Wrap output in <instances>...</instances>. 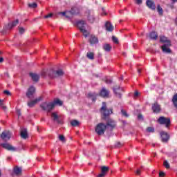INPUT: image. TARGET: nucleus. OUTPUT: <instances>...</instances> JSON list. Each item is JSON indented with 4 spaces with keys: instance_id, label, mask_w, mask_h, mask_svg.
<instances>
[{
    "instance_id": "f257e3e1",
    "label": "nucleus",
    "mask_w": 177,
    "mask_h": 177,
    "mask_svg": "<svg viewBox=\"0 0 177 177\" xmlns=\"http://www.w3.org/2000/svg\"><path fill=\"white\" fill-rule=\"evenodd\" d=\"M81 9L78 7L72 8L71 11H66L59 12V15H62V16H65L66 19H70L72 15H78L80 12Z\"/></svg>"
},
{
    "instance_id": "f03ea898",
    "label": "nucleus",
    "mask_w": 177,
    "mask_h": 177,
    "mask_svg": "<svg viewBox=\"0 0 177 177\" xmlns=\"http://www.w3.org/2000/svg\"><path fill=\"white\" fill-rule=\"evenodd\" d=\"M100 111L103 115V119L106 120L110 114H113V109H107V106L106 105V102H102V106L101 107Z\"/></svg>"
},
{
    "instance_id": "7ed1b4c3",
    "label": "nucleus",
    "mask_w": 177,
    "mask_h": 177,
    "mask_svg": "<svg viewBox=\"0 0 177 177\" xmlns=\"http://www.w3.org/2000/svg\"><path fill=\"white\" fill-rule=\"evenodd\" d=\"M85 26H86V24H85V21H79L77 23V26L79 30H80L81 32H82L84 37L86 38L88 35H89V32L86 30V28H85Z\"/></svg>"
},
{
    "instance_id": "20e7f679",
    "label": "nucleus",
    "mask_w": 177,
    "mask_h": 177,
    "mask_svg": "<svg viewBox=\"0 0 177 177\" xmlns=\"http://www.w3.org/2000/svg\"><path fill=\"white\" fill-rule=\"evenodd\" d=\"M48 74L50 78H57V77H63V75H64V72L62 69H58L57 71L51 69Z\"/></svg>"
},
{
    "instance_id": "39448f33",
    "label": "nucleus",
    "mask_w": 177,
    "mask_h": 177,
    "mask_svg": "<svg viewBox=\"0 0 177 177\" xmlns=\"http://www.w3.org/2000/svg\"><path fill=\"white\" fill-rule=\"evenodd\" d=\"M157 121L158 124H160V125H165L166 128H169V127L171 126V119H169V118L160 116Z\"/></svg>"
},
{
    "instance_id": "423d86ee",
    "label": "nucleus",
    "mask_w": 177,
    "mask_h": 177,
    "mask_svg": "<svg viewBox=\"0 0 177 177\" xmlns=\"http://www.w3.org/2000/svg\"><path fill=\"white\" fill-rule=\"evenodd\" d=\"M106 129H107V125L104 124V123H100L95 127V132L97 135H103Z\"/></svg>"
},
{
    "instance_id": "0eeeda50",
    "label": "nucleus",
    "mask_w": 177,
    "mask_h": 177,
    "mask_svg": "<svg viewBox=\"0 0 177 177\" xmlns=\"http://www.w3.org/2000/svg\"><path fill=\"white\" fill-rule=\"evenodd\" d=\"M41 107L46 111H50L55 109V104L53 102H44L41 104Z\"/></svg>"
},
{
    "instance_id": "6e6552de",
    "label": "nucleus",
    "mask_w": 177,
    "mask_h": 177,
    "mask_svg": "<svg viewBox=\"0 0 177 177\" xmlns=\"http://www.w3.org/2000/svg\"><path fill=\"white\" fill-rule=\"evenodd\" d=\"M17 24H19V19L14 21L12 24H8V26H6L3 28V30L1 32L2 34H6V30H12V28H13V27H16Z\"/></svg>"
},
{
    "instance_id": "1a4fd4ad",
    "label": "nucleus",
    "mask_w": 177,
    "mask_h": 177,
    "mask_svg": "<svg viewBox=\"0 0 177 177\" xmlns=\"http://www.w3.org/2000/svg\"><path fill=\"white\" fill-rule=\"evenodd\" d=\"M1 138L2 140L8 142V140H10V138H12V133L9 131H4L1 134Z\"/></svg>"
},
{
    "instance_id": "9d476101",
    "label": "nucleus",
    "mask_w": 177,
    "mask_h": 177,
    "mask_svg": "<svg viewBox=\"0 0 177 177\" xmlns=\"http://www.w3.org/2000/svg\"><path fill=\"white\" fill-rule=\"evenodd\" d=\"M0 146H1L3 149H6V150H8L9 151H17V148L10 145L9 143H3L1 144Z\"/></svg>"
},
{
    "instance_id": "9b49d317",
    "label": "nucleus",
    "mask_w": 177,
    "mask_h": 177,
    "mask_svg": "<svg viewBox=\"0 0 177 177\" xmlns=\"http://www.w3.org/2000/svg\"><path fill=\"white\" fill-rule=\"evenodd\" d=\"M109 167L102 166L101 167V173L97 177H104L107 175V172H109Z\"/></svg>"
},
{
    "instance_id": "f8f14e48",
    "label": "nucleus",
    "mask_w": 177,
    "mask_h": 177,
    "mask_svg": "<svg viewBox=\"0 0 177 177\" xmlns=\"http://www.w3.org/2000/svg\"><path fill=\"white\" fill-rule=\"evenodd\" d=\"M123 91H124V88H122L118 86H115L113 88V92L116 95V96H118V97H121V93Z\"/></svg>"
},
{
    "instance_id": "ddd939ff",
    "label": "nucleus",
    "mask_w": 177,
    "mask_h": 177,
    "mask_svg": "<svg viewBox=\"0 0 177 177\" xmlns=\"http://www.w3.org/2000/svg\"><path fill=\"white\" fill-rule=\"evenodd\" d=\"M41 100H42V97H39L34 100L28 102V106L29 107H34V106H35V104H37V103H38V102H41Z\"/></svg>"
},
{
    "instance_id": "4468645a",
    "label": "nucleus",
    "mask_w": 177,
    "mask_h": 177,
    "mask_svg": "<svg viewBox=\"0 0 177 177\" xmlns=\"http://www.w3.org/2000/svg\"><path fill=\"white\" fill-rule=\"evenodd\" d=\"M86 15L87 16V19L90 23H93L95 21V15H93V12L87 11L86 12Z\"/></svg>"
},
{
    "instance_id": "2eb2a0df",
    "label": "nucleus",
    "mask_w": 177,
    "mask_h": 177,
    "mask_svg": "<svg viewBox=\"0 0 177 177\" xmlns=\"http://www.w3.org/2000/svg\"><path fill=\"white\" fill-rule=\"evenodd\" d=\"M35 93V88L34 86H30L28 89V91L26 93L27 97H28L29 99H31V97H32V95H34Z\"/></svg>"
},
{
    "instance_id": "dca6fc26",
    "label": "nucleus",
    "mask_w": 177,
    "mask_h": 177,
    "mask_svg": "<svg viewBox=\"0 0 177 177\" xmlns=\"http://www.w3.org/2000/svg\"><path fill=\"white\" fill-rule=\"evenodd\" d=\"M51 117H52L53 121H55L57 124H63L62 120H60V119H59V115H57V113L56 112H53L51 114Z\"/></svg>"
},
{
    "instance_id": "f3484780",
    "label": "nucleus",
    "mask_w": 177,
    "mask_h": 177,
    "mask_svg": "<svg viewBox=\"0 0 177 177\" xmlns=\"http://www.w3.org/2000/svg\"><path fill=\"white\" fill-rule=\"evenodd\" d=\"M160 136L162 138V142H168V140H169V135L167 134V133L166 132H161L160 133Z\"/></svg>"
},
{
    "instance_id": "a211bd4d",
    "label": "nucleus",
    "mask_w": 177,
    "mask_h": 177,
    "mask_svg": "<svg viewBox=\"0 0 177 177\" xmlns=\"http://www.w3.org/2000/svg\"><path fill=\"white\" fill-rule=\"evenodd\" d=\"M160 42L165 44V45H171V40L168 39V38L165 36H160Z\"/></svg>"
},
{
    "instance_id": "6ab92c4d",
    "label": "nucleus",
    "mask_w": 177,
    "mask_h": 177,
    "mask_svg": "<svg viewBox=\"0 0 177 177\" xmlns=\"http://www.w3.org/2000/svg\"><path fill=\"white\" fill-rule=\"evenodd\" d=\"M169 46L171 45L168 44H164L163 46H161V49L164 53H171V48H169Z\"/></svg>"
},
{
    "instance_id": "aec40b11",
    "label": "nucleus",
    "mask_w": 177,
    "mask_h": 177,
    "mask_svg": "<svg viewBox=\"0 0 177 177\" xmlns=\"http://www.w3.org/2000/svg\"><path fill=\"white\" fill-rule=\"evenodd\" d=\"M152 110L153 113H159L160 111H161V106H160V105L157 102H156L152 105Z\"/></svg>"
},
{
    "instance_id": "412c9836",
    "label": "nucleus",
    "mask_w": 177,
    "mask_h": 177,
    "mask_svg": "<svg viewBox=\"0 0 177 177\" xmlns=\"http://www.w3.org/2000/svg\"><path fill=\"white\" fill-rule=\"evenodd\" d=\"M147 6L149 8V9H151L152 10H154L156 9V5L154 4V1L152 0H147Z\"/></svg>"
},
{
    "instance_id": "4be33fe9",
    "label": "nucleus",
    "mask_w": 177,
    "mask_h": 177,
    "mask_svg": "<svg viewBox=\"0 0 177 177\" xmlns=\"http://www.w3.org/2000/svg\"><path fill=\"white\" fill-rule=\"evenodd\" d=\"M109 93H110L109 92L108 90H106V88H103L100 93V96H102V97H109Z\"/></svg>"
},
{
    "instance_id": "5701e85b",
    "label": "nucleus",
    "mask_w": 177,
    "mask_h": 177,
    "mask_svg": "<svg viewBox=\"0 0 177 177\" xmlns=\"http://www.w3.org/2000/svg\"><path fill=\"white\" fill-rule=\"evenodd\" d=\"M105 28H106V31L111 32V31H113V30H114V26H113V25L111 24V23H110V22H106V23L105 24Z\"/></svg>"
},
{
    "instance_id": "b1692460",
    "label": "nucleus",
    "mask_w": 177,
    "mask_h": 177,
    "mask_svg": "<svg viewBox=\"0 0 177 177\" xmlns=\"http://www.w3.org/2000/svg\"><path fill=\"white\" fill-rule=\"evenodd\" d=\"M106 127H109L110 128H114L115 127V122L112 119H108L106 121Z\"/></svg>"
},
{
    "instance_id": "393cba45",
    "label": "nucleus",
    "mask_w": 177,
    "mask_h": 177,
    "mask_svg": "<svg viewBox=\"0 0 177 177\" xmlns=\"http://www.w3.org/2000/svg\"><path fill=\"white\" fill-rule=\"evenodd\" d=\"M147 37H149L150 39L156 40L158 38V35L156 32H151L147 35Z\"/></svg>"
},
{
    "instance_id": "a878e982",
    "label": "nucleus",
    "mask_w": 177,
    "mask_h": 177,
    "mask_svg": "<svg viewBox=\"0 0 177 177\" xmlns=\"http://www.w3.org/2000/svg\"><path fill=\"white\" fill-rule=\"evenodd\" d=\"M89 42L91 44H97L99 42V39H97V37H96L95 36H91L90 37Z\"/></svg>"
},
{
    "instance_id": "bb28decb",
    "label": "nucleus",
    "mask_w": 177,
    "mask_h": 177,
    "mask_svg": "<svg viewBox=\"0 0 177 177\" xmlns=\"http://www.w3.org/2000/svg\"><path fill=\"white\" fill-rule=\"evenodd\" d=\"M28 136V134H27V129H23L21 131V137L23 138V139H27Z\"/></svg>"
},
{
    "instance_id": "cd10ccee",
    "label": "nucleus",
    "mask_w": 177,
    "mask_h": 177,
    "mask_svg": "<svg viewBox=\"0 0 177 177\" xmlns=\"http://www.w3.org/2000/svg\"><path fill=\"white\" fill-rule=\"evenodd\" d=\"M30 75L32 81H35V82H37L38 80H39V75H37V73H30Z\"/></svg>"
},
{
    "instance_id": "c85d7f7f",
    "label": "nucleus",
    "mask_w": 177,
    "mask_h": 177,
    "mask_svg": "<svg viewBox=\"0 0 177 177\" xmlns=\"http://www.w3.org/2000/svg\"><path fill=\"white\" fill-rule=\"evenodd\" d=\"M97 96V94H96L95 93H89L88 94V97H89V99H91L93 102H95V100H96Z\"/></svg>"
},
{
    "instance_id": "c756f323",
    "label": "nucleus",
    "mask_w": 177,
    "mask_h": 177,
    "mask_svg": "<svg viewBox=\"0 0 177 177\" xmlns=\"http://www.w3.org/2000/svg\"><path fill=\"white\" fill-rule=\"evenodd\" d=\"M13 171L14 174H15V175H17V176L21 174V167H15Z\"/></svg>"
},
{
    "instance_id": "7c9ffc66",
    "label": "nucleus",
    "mask_w": 177,
    "mask_h": 177,
    "mask_svg": "<svg viewBox=\"0 0 177 177\" xmlns=\"http://www.w3.org/2000/svg\"><path fill=\"white\" fill-rule=\"evenodd\" d=\"M102 48L105 52H110L111 50V46L109 44H103Z\"/></svg>"
},
{
    "instance_id": "2f4dec72",
    "label": "nucleus",
    "mask_w": 177,
    "mask_h": 177,
    "mask_svg": "<svg viewBox=\"0 0 177 177\" xmlns=\"http://www.w3.org/2000/svg\"><path fill=\"white\" fill-rule=\"evenodd\" d=\"M53 104H54V107L57 105V106H62L63 105V102L61 101L59 99H55L54 100V101L53 102Z\"/></svg>"
},
{
    "instance_id": "473e14b6",
    "label": "nucleus",
    "mask_w": 177,
    "mask_h": 177,
    "mask_svg": "<svg viewBox=\"0 0 177 177\" xmlns=\"http://www.w3.org/2000/svg\"><path fill=\"white\" fill-rule=\"evenodd\" d=\"M87 59H89L90 60H93L95 59V53L92 52H88L86 54Z\"/></svg>"
},
{
    "instance_id": "72a5a7b5",
    "label": "nucleus",
    "mask_w": 177,
    "mask_h": 177,
    "mask_svg": "<svg viewBox=\"0 0 177 177\" xmlns=\"http://www.w3.org/2000/svg\"><path fill=\"white\" fill-rule=\"evenodd\" d=\"M172 102H173L175 107L177 108V93L174 95Z\"/></svg>"
},
{
    "instance_id": "f704fd0d",
    "label": "nucleus",
    "mask_w": 177,
    "mask_h": 177,
    "mask_svg": "<svg viewBox=\"0 0 177 177\" xmlns=\"http://www.w3.org/2000/svg\"><path fill=\"white\" fill-rule=\"evenodd\" d=\"M71 124L72 127H78V125H80V122H78V120H72Z\"/></svg>"
},
{
    "instance_id": "c9c22d12",
    "label": "nucleus",
    "mask_w": 177,
    "mask_h": 177,
    "mask_svg": "<svg viewBox=\"0 0 177 177\" xmlns=\"http://www.w3.org/2000/svg\"><path fill=\"white\" fill-rule=\"evenodd\" d=\"M29 8H32V9H35L38 6V5L36 3H29L28 4Z\"/></svg>"
},
{
    "instance_id": "e433bc0d",
    "label": "nucleus",
    "mask_w": 177,
    "mask_h": 177,
    "mask_svg": "<svg viewBox=\"0 0 177 177\" xmlns=\"http://www.w3.org/2000/svg\"><path fill=\"white\" fill-rule=\"evenodd\" d=\"M0 106L3 110H6V106L3 104V100H0Z\"/></svg>"
},
{
    "instance_id": "4c0bfd02",
    "label": "nucleus",
    "mask_w": 177,
    "mask_h": 177,
    "mask_svg": "<svg viewBox=\"0 0 177 177\" xmlns=\"http://www.w3.org/2000/svg\"><path fill=\"white\" fill-rule=\"evenodd\" d=\"M59 140L61 142H66V138H64V136H63V135H59Z\"/></svg>"
},
{
    "instance_id": "58836bf2",
    "label": "nucleus",
    "mask_w": 177,
    "mask_h": 177,
    "mask_svg": "<svg viewBox=\"0 0 177 177\" xmlns=\"http://www.w3.org/2000/svg\"><path fill=\"white\" fill-rule=\"evenodd\" d=\"M163 165L164 167H165L167 169L169 168V163L168 162V161L165 160L163 162Z\"/></svg>"
},
{
    "instance_id": "ea45409f",
    "label": "nucleus",
    "mask_w": 177,
    "mask_h": 177,
    "mask_svg": "<svg viewBox=\"0 0 177 177\" xmlns=\"http://www.w3.org/2000/svg\"><path fill=\"white\" fill-rule=\"evenodd\" d=\"M158 12L159 13V15H162V8H161V6H160V5L158 6Z\"/></svg>"
},
{
    "instance_id": "a19ab883",
    "label": "nucleus",
    "mask_w": 177,
    "mask_h": 177,
    "mask_svg": "<svg viewBox=\"0 0 177 177\" xmlns=\"http://www.w3.org/2000/svg\"><path fill=\"white\" fill-rule=\"evenodd\" d=\"M121 113H122V115H124V117H129L128 113H127V111H125L124 109L121 110Z\"/></svg>"
},
{
    "instance_id": "79ce46f5",
    "label": "nucleus",
    "mask_w": 177,
    "mask_h": 177,
    "mask_svg": "<svg viewBox=\"0 0 177 177\" xmlns=\"http://www.w3.org/2000/svg\"><path fill=\"white\" fill-rule=\"evenodd\" d=\"M112 40L114 42V44H118V39L114 36L112 37Z\"/></svg>"
},
{
    "instance_id": "37998d69",
    "label": "nucleus",
    "mask_w": 177,
    "mask_h": 177,
    "mask_svg": "<svg viewBox=\"0 0 177 177\" xmlns=\"http://www.w3.org/2000/svg\"><path fill=\"white\" fill-rule=\"evenodd\" d=\"M122 146V143L118 142L115 145V147H121Z\"/></svg>"
},
{
    "instance_id": "c03bdc74",
    "label": "nucleus",
    "mask_w": 177,
    "mask_h": 177,
    "mask_svg": "<svg viewBox=\"0 0 177 177\" xmlns=\"http://www.w3.org/2000/svg\"><path fill=\"white\" fill-rule=\"evenodd\" d=\"M19 34H24V32H26V30L24 29L23 28H19Z\"/></svg>"
},
{
    "instance_id": "a18cd8bd",
    "label": "nucleus",
    "mask_w": 177,
    "mask_h": 177,
    "mask_svg": "<svg viewBox=\"0 0 177 177\" xmlns=\"http://www.w3.org/2000/svg\"><path fill=\"white\" fill-rule=\"evenodd\" d=\"M147 132H154V129L153 127H148L147 129Z\"/></svg>"
},
{
    "instance_id": "49530a36",
    "label": "nucleus",
    "mask_w": 177,
    "mask_h": 177,
    "mask_svg": "<svg viewBox=\"0 0 177 177\" xmlns=\"http://www.w3.org/2000/svg\"><path fill=\"white\" fill-rule=\"evenodd\" d=\"M105 82L106 84H111L112 82L111 79H109V78L106 79Z\"/></svg>"
},
{
    "instance_id": "de8ad7c7",
    "label": "nucleus",
    "mask_w": 177,
    "mask_h": 177,
    "mask_svg": "<svg viewBox=\"0 0 177 177\" xmlns=\"http://www.w3.org/2000/svg\"><path fill=\"white\" fill-rule=\"evenodd\" d=\"M52 16H53V14L50 13V14L46 15L44 17H45V19H49V17H52Z\"/></svg>"
},
{
    "instance_id": "09e8293b",
    "label": "nucleus",
    "mask_w": 177,
    "mask_h": 177,
    "mask_svg": "<svg viewBox=\"0 0 177 177\" xmlns=\"http://www.w3.org/2000/svg\"><path fill=\"white\" fill-rule=\"evenodd\" d=\"M17 114L18 117H20V115H21L20 109H17Z\"/></svg>"
},
{
    "instance_id": "8fccbe9b",
    "label": "nucleus",
    "mask_w": 177,
    "mask_h": 177,
    "mask_svg": "<svg viewBox=\"0 0 177 177\" xmlns=\"http://www.w3.org/2000/svg\"><path fill=\"white\" fill-rule=\"evenodd\" d=\"M159 176H160V177H164V176H165V173H164V172H162V171H160V172L159 173Z\"/></svg>"
},
{
    "instance_id": "3c124183",
    "label": "nucleus",
    "mask_w": 177,
    "mask_h": 177,
    "mask_svg": "<svg viewBox=\"0 0 177 177\" xmlns=\"http://www.w3.org/2000/svg\"><path fill=\"white\" fill-rule=\"evenodd\" d=\"M47 73L45 71H42L41 73V77H46Z\"/></svg>"
},
{
    "instance_id": "603ef678",
    "label": "nucleus",
    "mask_w": 177,
    "mask_h": 177,
    "mask_svg": "<svg viewBox=\"0 0 177 177\" xmlns=\"http://www.w3.org/2000/svg\"><path fill=\"white\" fill-rule=\"evenodd\" d=\"M3 93L5 95H10V92L9 91H8V90L4 91Z\"/></svg>"
},
{
    "instance_id": "864d4df0",
    "label": "nucleus",
    "mask_w": 177,
    "mask_h": 177,
    "mask_svg": "<svg viewBox=\"0 0 177 177\" xmlns=\"http://www.w3.org/2000/svg\"><path fill=\"white\" fill-rule=\"evenodd\" d=\"M136 3L138 5H140V4H142V0H136Z\"/></svg>"
},
{
    "instance_id": "5fc2aeb1",
    "label": "nucleus",
    "mask_w": 177,
    "mask_h": 177,
    "mask_svg": "<svg viewBox=\"0 0 177 177\" xmlns=\"http://www.w3.org/2000/svg\"><path fill=\"white\" fill-rule=\"evenodd\" d=\"M138 120H143V116L141 114H140L138 115Z\"/></svg>"
},
{
    "instance_id": "6e6d98bb",
    "label": "nucleus",
    "mask_w": 177,
    "mask_h": 177,
    "mask_svg": "<svg viewBox=\"0 0 177 177\" xmlns=\"http://www.w3.org/2000/svg\"><path fill=\"white\" fill-rule=\"evenodd\" d=\"M136 175H140V169H137L136 171Z\"/></svg>"
},
{
    "instance_id": "4d7b16f0",
    "label": "nucleus",
    "mask_w": 177,
    "mask_h": 177,
    "mask_svg": "<svg viewBox=\"0 0 177 177\" xmlns=\"http://www.w3.org/2000/svg\"><path fill=\"white\" fill-rule=\"evenodd\" d=\"M134 96L135 97H138V96H139V93L138 91H136L134 93Z\"/></svg>"
},
{
    "instance_id": "13d9d810",
    "label": "nucleus",
    "mask_w": 177,
    "mask_h": 177,
    "mask_svg": "<svg viewBox=\"0 0 177 177\" xmlns=\"http://www.w3.org/2000/svg\"><path fill=\"white\" fill-rule=\"evenodd\" d=\"M102 10H103V12L102 13V16H106V15H107V13L106 12V11H104V9H102Z\"/></svg>"
},
{
    "instance_id": "bf43d9fd",
    "label": "nucleus",
    "mask_w": 177,
    "mask_h": 177,
    "mask_svg": "<svg viewBox=\"0 0 177 177\" xmlns=\"http://www.w3.org/2000/svg\"><path fill=\"white\" fill-rule=\"evenodd\" d=\"M2 62H3V57H0V63H2Z\"/></svg>"
},
{
    "instance_id": "052dcab7",
    "label": "nucleus",
    "mask_w": 177,
    "mask_h": 177,
    "mask_svg": "<svg viewBox=\"0 0 177 177\" xmlns=\"http://www.w3.org/2000/svg\"><path fill=\"white\" fill-rule=\"evenodd\" d=\"M172 2H176L177 0H171Z\"/></svg>"
},
{
    "instance_id": "680f3d73",
    "label": "nucleus",
    "mask_w": 177,
    "mask_h": 177,
    "mask_svg": "<svg viewBox=\"0 0 177 177\" xmlns=\"http://www.w3.org/2000/svg\"><path fill=\"white\" fill-rule=\"evenodd\" d=\"M138 72L139 73H140V69H138Z\"/></svg>"
},
{
    "instance_id": "e2e57ef3",
    "label": "nucleus",
    "mask_w": 177,
    "mask_h": 177,
    "mask_svg": "<svg viewBox=\"0 0 177 177\" xmlns=\"http://www.w3.org/2000/svg\"><path fill=\"white\" fill-rule=\"evenodd\" d=\"M1 175H2V173L1 172V170H0V176H1Z\"/></svg>"
},
{
    "instance_id": "0e129e2a",
    "label": "nucleus",
    "mask_w": 177,
    "mask_h": 177,
    "mask_svg": "<svg viewBox=\"0 0 177 177\" xmlns=\"http://www.w3.org/2000/svg\"><path fill=\"white\" fill-rule=\"evenodd\" d=\"M0 55H1V52H0Z\"/></svg>"
}]
</instances>
